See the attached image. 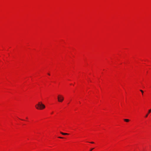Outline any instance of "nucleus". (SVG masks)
Instances as JSON below:
<instances>
[{
	"instance_id": "obj_4",
	"label": "nucleus",
	"mask_w": 151,
	"mask_h": 151,
	"mask_svg": "<svg viewBox=\"0 0 151 151\" xmlns=\"http://www.w3.org/2000/svg\"><path fill=\"white\" fill-rule=\"evenodd\" d=\"M60 133L61 134L63 135H68L69 134L68 133H64L62 132H60Z\"/></svg>"
},
{
	"instance_id": "obj_3",
	"label": "nucleus",
	"mask_w": 151,
	"mask_h": 151,
	"mask_svg": "<svg viewBox=\"0 0 151 151\" xmlns=\"http://www.w3.org/2000/svg\"><path fill=\"white\" fill-rule=\"evenodd\" d=\"M151 112V109H149V110H148V113H147V114H146V116H145V117H147V116H148V115L149 114V113H150Z\"/></svg>"
},
{
	"instance_id": "obj_7",
	"label": "nucleus",
	"mask_w": 151,
	"mask_h": 151,
	"mask_svg": "<svg viewBox=\"0 0 151 151\" xmlns=\"http://www.w3.org/2000/svg\"><path fill=\"white\" fill-rule=\"evenodd\" d=\"M58 137L59 138H61V139H63V137Z\"/></svg>"
},
{
	"instance_id": "obj_8",
	"label": "nucleus",
	"mask_w": 151,
	"mask_h": 151,
	"mask_svg": "<svg viewBox=\"0 0 151 151\" xmlns=\"http://www.w3.org/2000/svg\"><path fill=\"white\" fill-rule=\"evenodd\" d=\"M93 149H94V148H93L91 149L90 151H91Z\"/></svg>"
},
{
	"instance_id": "obj_5",
	"label": "nucleus",
	"mask_w": 151,
	"mask_h": 151,
	"mask_svg": "<svg viewBox=\"0 0 151 151\" xmlns=\"http://www.w3.org/2000/svg\"><path fill=\"white\" fill-rule=\"evenodd\" d=\"M124 121L127 122H128L129 121V119H124Z\"/></svg>"
},
{
	"instance_id": "obj_1",
	"label": "nucleus",
	"mask_w": 151,
	"mask_h": 151,
	"mask_svg": "<svg viewBox=\"0 0 151 151\" xmlns=\"http://www.w3.org/2000/svg\"><path fill=\"white\" fill-rule=\"evenodd\" d=\"M36 108L39 110H42L45 108V105L41 102H39L38 104L35 106Z\"/></svg>"
},
{
	"instance_id": "obj_11",
	"label": "nucleus",
	"mask_w": 151,
	"mask_h": 151,
	"mask_svg": "<svg viewBox=\"0 0 151 151\" xmlns=\"http://www.w3.org/2000/svg\"><path fill=\"white\" fill-rule=\"evenodd\" d=\"M26 119H28V118H27V117H26Z\"/></svg>"
},
{
	"instance_id": "obj_6",
	"label": "nucleus",
	"mask_w": 151,
	"mask_h": 151,
	"mask_svg": "<svg viewBox=\"0 0 151 151\" xmlns=\"http://www.w3.org/2000/svg\"><path fill=\"white\" fill-rule=\"evenodd\" d=\"M140 91H141V92L142 93V94H143V91L142 90H140Z\"/></svg>"
},
{
	"instance_id": "obj_2",
	"label": "nucleus",
	"mask_w": 151,
	"mask_h": 151,
	"mask_svg": "<svg viewBox=\"0 0 151 151\" xmlns=\"http://www.w3.org/2000/svg\"><path fill=\"white\" fill-rule=\"evenodd\" d=\"M58 101L59 102H62L64 100V97L63 96L59 95L58 96Z\"/></svg>"
},
{
	"instance_id": "obj_9",
	"label": "nucleus",
	"mask_w": 151,
	"mask_h": 151,
	"mask_svg": "<svg viewBox=\"0 0 151 151\" xmlns=\"http://www.w3.org/2000/svg\"><path fill=\"white\" fill-rule=\"evenodd\" d=\"M90 143H92V144L94 143V142H91Z\"/></svg>"
},
{
	"instance_id": "obj_10",
	"label": "nucleus",
	"mask_w": 151,
	"mask_h": 151,
	"mask_svg": "<svg viewBox=\"0 0 151 151\" xmlns=\"http://www.w3.org/2000/svg\"><path fill=\"white\" fill-rule=\"evenodd\" d=\"M48 74L49 75V76L50 75V73H48Z\"/></svg>"
}]
</instances>
